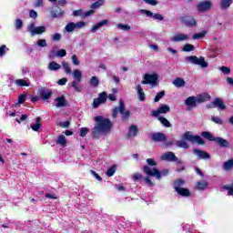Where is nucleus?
<instances>
[{
	"label": "nucleus",
	"mask_w": 233,
	"mask_h": 233,
	"mask_svg": "<svg viewBox=\"0 0 233 233\" xmlns=\"http://www.w3.org/2000/svg\"><path fill=\"white\" fill-rule=\"evenodd\" d=\"M95 127L91 129V136L94 139H99L101 136L110 134L112 132V122L110 119L103 116H96L94 118Z\"/></svg>",
	"instance_id": "f257e3e1"
},
{
	"label": "nucleus",
	"mask_w": 233,
	"mask_h": 233,
	"mask_svg": "<svg viewBox=\"0 0 233 233\" xmlns=\"http://www.w3.org/2000/svg\"><path fill=\"white\" fill-rule=\"evenodd\" d=\"M183 140H177L176 142V147L177 148H190V146L187 141H189L190 143H197V145H205V140L200 136L198 135H192L190 134V131H187L186 133L183 134L182 136Z\"/></svg>",
	"instance_id": "f03ea898"
},
{
	"label": "nucleus",
	"mask_w": 233,
	"mask_h": 233,
	"mask_svg": "<svg viewBox=\"0 0 233 233\" xmlns=\"http://www.w3.org/2000/svg\"><path fill=\"white\" fill-rule=\"evenodd\" d=\"M143 172L147 176L156 177L158 181L159 179H161V177L168 176V169H163L162 171H159V169H157V167H150L148 166L143 167Z\"/></svg>",
	"instance_id": "7ed1b4c3"
},
{
	"label": "nucleus",
	"mask_w": 233,
	"mask_h": 233,
	"mask_svg": "<svg viewBox=\"0 0 233 233\" xmlns=\"http://www.w3.org/2000/svg\"><path fill=\"white\" fill-rule=\"evenodd\" d=\"M117 114H121L122 119L124 121H127V119L130 117V111H125V103L123 102V100H119L118 107H115L113 109L112 117L116 119V117H117Z\"/></svg>",
	"instance_id": "20e7f679"
},
{
	"label": "nucleus",
	"mask_w": 233,
	"mask_h": 233,
	"mask_svg": "<svg viewBox=\"0 0 233 233\" xmlns=\"http://www.w3.org/2000/svg\"><path fill=\"white\" fill-rule=\"evenodd\" d=\"M73 77L75 80L70 83V86L76 92H81V86H79V84L83 79V73H81L79 69H75L73 72Z\"/></svg>",
	"instance_id": "39448f33"
},
{
	"label": "nucleus",
	"mask_w": 233,
	"mask_h": 233,
	"mask_svg": "<svg viewBox=\"0 0 233 233\" xmlns=\"http://www.w3.org/2000/svg\"><path fill=\"white\" fill-rule=\"evenodd\" d=\"M186 61L192 63V65H198L201 68H207L208 66V63L205 61V57L203 56H190L186 57Z\"/></svg>",
	"instance_id": "423d86ee"
},
{
	"label": "nucleus",
	"mask_w": 233,
	"mask_h": 233,
	"mask_svg": "<svg viewBox=\"0 0 233 233\" xmlns=\"http://www.w3.org/2000/svg\"><path fill=\"white\" fill-rule=\"evenodd\" d=\"M27 32H29L32 36L41 35V34H45V32H46V27L45 25L35 26V24L31 23L27 25Z\"/></svg>",
	"instance_id": "0eeeda50"
},
{
	"label": "nucleus",
	"mask_w": 233,
	"mask_h": 233,
	"mask_svg": "<svg viewBox=\"0 0 233 233\" xmlns=\"http://www.w3.org/2000/svg\"><path fill=\"white\" fill-rule=\"evenodd\" d=\"M157 79H159V76H157V74H146L144 76L142 85H152V86H156V85L157 84Z\"/></svg>",
	"instance_id": "6e6552de"
},
{
	"label": "nucleus",
	"mask_w": 233,
	"mask_h": 233,
	"mask_svg": "<svg viewBox=\"0 0 233 233\" xmlns=\"http://www.w3.org/2000/svg\"><path fill=\"white\" fill-rule=\"evenodd\" d=\"M212 8V2L210 1H202L197 4V10L199 14H205V12H208Z\"/></svg>",
	"instance_id": "1a4fd4ad"
},
{
	"label": "nucleus",
	"mask_w": 233,
	"mask_h": 233,
	"mask_svg": "<svg viewBox=\"0 0 233 233\" xmlns=\"http://www.w3.org/2000/svg\"><path fill=\"white\" fill-rule=\"evenodd\" d=\"M38 94L42 99V101H46L48 103L50 97H52V95L54 92H52V89H48L46 87H41L38 90Z\"/></svg>",
	"instance_id": "9d476101"
},
{
	"label": "nucleus",
	"mask_w": 233,
	"mask_h": 233,
	"mask_svg": "<svg viewBox=\"0 0 233 233\" xmlns=\"http://www.w3.org/2000/svg\"><path fill=\"white\" fill-rule=\"evenodd\" d=\"M96 12L94 10L86 11L83 9H78L73 11L74 17H81L82 19H85V17H90V15H94Z\"/></svg>",
	"instance_id": "9b49d317"
},
{
	"label": "nucleus",
	"mask_w": 233,
	"mask_h": 233,
	"mask_svg": "<svg viewBox=\"0 0 233 233\" xmlns=\"http://www.w3.org/2000/svg\"><path fill=\"white\" fill-rule=\"evenodd\" d=\"M182 23L186 25V26H189L190 28L194 26H198V21H196V18L188 15H185L181 17Z\"/></svg>",
	"instance_id": "f8f14e48"
},
{
	"label": "nucleus",
	"mask_w": 233,
	"mask_h": 233,
	"mask_svg": "<svg viewBox=\"0 0 233 233\" xmlns=\"http://www.w3.org/2000/svg\"><path fill=\"white\" fill-rule=\"evenodd\" d=\"M151 139L155 143H164V141H167V136L165 133L157 132L151 135Z\"/></svg>",
	"instance_id": "ddd939ff"
},
{
	"label": "nucleus",
	"mask_w": 233,
	"mask_h": 233,
	"mask_svg": "<svg viewBox=\"0 0 233 233\" xmlns=\"http://www.w3.org/2000/svg\"><path fill=\"white\" fill-rule=\"evenodd\" d=\"M56 108H65V106H68V101L65 97V96H58L55 99Z\"/></svg>",
	"instance_id": "4468645a"
},
{
	"label": "nucleus",
	"mask_w": 233,
	"mask_h": 233,
	"mask_svg": "<svg viewBox=\"0 0 233 233\" xmlns=\"http://www.w3.org/2000/svg\"><path fill=\"white\" fill-rule=\"evenodd\" d=\"M214 142L217 143V145L218 147H220V148H229L230 147V142H228V140H227L221 137H216Z\"/></svg>",
	"instance_id": "2eb2a0df"
},
{
	"label": "nucleus",
	"mask_w": 233,
	"mask_h": 233,
	"mask_svg": "<svg viewBox=\"0 0 233 233\" xmlns=\"http://www.w3.org/2000/svg\"><path fill=\"white\" fill-rule=\"evenodd\" d=\"M193 154H195L198 159H210V154L201 149H194Z\"/></svg>",
	"instance_id": "dca6fc26"
},
{
	"label": "nucleus",
	"mask_w": 233,
	"mask_h": 233,
	"mask_svg": "<svg viewBox=\"0 0 233 233\" xmlns=\"http://www.w3.org/2000/svg\"><path fill=\"white\" fill-rule=\"evenodd\" d=\"M162 161H177V157L174 154V152L168 151L161 156Z\"/></svg>",
	"instance_id": "f3484780"
},
{
	"label": "nucleus",
	"mask_w": 233,
	"mask_h": 233,
	"mask_svg": "<svg viewBox=\"0 0 233 233\" xmlns=\"http://www.w3.org/2000/svg\"><path fill=\"white\" fill-rule=\"evenodd\" d=\"M188 39V35L185 34H176L172 38L171 41L174 43H181V41H187Z\"/></svg>",
	"instance_id": "a211bd4d"
},
{
	"label": "nucleus",
	"mask_w": 233,
	"mask_h": 233,
	"mask_svg": "<svg viewBox=\"0 0 233 233\" xmlns=\"http://www.w3.org/2000/svg\"><path fill=\"white\" fill-rule=\"evenodd\" d=\"M137 132H139V129L137 128V126L132 125L129 127V131L127 133L128 139H130V137H136V136H137Z\"/></svg>",
	"instance_id": "6ab92c4d"
},
{
	"label": "nucleus",
	"mask_w": 233,
	"mask_h": 233,
	"mask_svg": "<svg viewBox=\"0 0 233 233\" xmlns=\"http://www.w3.org/2000/svg\"><path fill=\"white\" fill-rule=\"evenodd\" d=\"M213 103H214L215 108L218 107L220 110H225L227 108V106L225 105V103H223V100L219 97L215 98Z\"/></svg>",
	"instance_id": "aec40b11"
},
{
	"label": "nucleus",
	"mask_w": 233,
	"mask_h": 233,
	"mask_svg": "<svg viewBox=\"0 0 233 233\" xmlns=\"http://www.w3.org/2000/svg\"><path fill=\"white\" fill-rule=\"evenodd\" d=\"M197 103H205L206 101H210V95L204 93L196 96Z\"/></svg>",
	"instance_id": "412c9836"
},
{
	"label": "nucleus",
	"mask_w": 233,
	"mask_h": 233,
	"mask_svg": "<svg viewBox=\"0 0 233 233\" xmlns=\"http://www.w3.org/2000/svg\"><path fill=\"white\" fill-rule=\"evenodd\" d=\"M108 23V20H102L98 23H96L93 27L91 28L90 32L94 34V32H97V29L101 28L102 26H105Z\"/></svg>",
	"instance_id": "4be33fe9"
},
{
	"label": "nucleus",
	"mask_w": 233,
	"mask_h": 233,
	"mask_svg": "<svg viewBox=\"0 0 233 233\" xmlns=\"http://www.w3.org/2000/svg\"><path fill=\"white\" fill-rule=\"evenodd\" d=\"M222 168H223V170H225V172H229V170H232V168H233V158L224 162L223 165H222Z\"/></svg>",
	"instance_id": "5701e85b"
},
{
	"label": "nucleus",
	"mask_w": 233,
	"mask_h": 233,
	"mask_svg": "<svg viewBox=\"0 0 233 233\" xmlns=\"http://www.w3.org/2000/svg\"><path fill=\"white\" fill-rule=\"evenodd\" d=\"M15 85H16V86H30V80L28 78H26V79H16L15 81Z\"/></svg>",
	"instance_id": "b1692460"
},
{
	"label": "nucleus",
	"mask_w": 233,
	"mask_h": 233,
	"mask_svg": "<svg viewBox=\"0 0 233 233\" xmlns=\"http://www.w3.org/2000/svg\"><path fill=\"white\" fill-rule=\"evenodd\" d=\"M173 85H174V86H176V88H181V87L185 86L186 82H185V79H183L181 77H177L173 81Z\"/></svg>",
	"instance_id": "393cba45"
},
{
	"label": "nucleus",
	"mask_w": 233,
	"mask_h": 233,
	"mask_svg": "<svg viewBox=\"0 0 233 233\" xmlns=\"http://www.w3.org/2000/svg\"><path fill=\"white\" fill-rule=\"evenodd\" d=\"M47 68L51 72H57V70H61V65H59L58 63L53 61V62L49 63Z\"/></svg>",
	"instance_id": "a878e982"
},
{
	"label": "nucleus",
	"mask_w": 233,
	"mask_h": 233,
	"mask_svg": "<svg viewBox=\"0 0 233 233\" xmlns=\"http://www.w3.org/2000/svg\"><path fill=\"white\" fill-rule=\"evenodd\" d=\"M233 0H220V8L221 10H228V8H230V5H232Z\"/></svg>",
	"instance_id": "bb28decb"
},
{
	"label": "nucleus",
	"mask_w": 233,
	"mask_h": 233,
	"mask_svg": "<svg viewBox=\"0 0 233 233\" xmlns=\"http://www.w3.org/2000/svg\"><path fill=\"white\" fill-rule=\"evenodd\" d=\"M176 192L183 198H188V196H190V190H188V188L180 187L179 189H177Z\"/></svg>",
	"instance_id": "cd10ccee"
},
{
	"label": "nucleus",
	"mask_w": 233,
	"mask_h": 233,
	"mask_svg": "<svg viewBox=\"0 0 233 233\" xmlns=\"http://www.w3.org/2000/svg\"><path fill=\"white\" fill-rule=\"evenodd\" d=\"M201 136L204 137V139H208V141H216V137H214V135L208 131H203Z\"/></svg>",
	"instance_id": "c85d7f7f"
},
{
	"label": "nucleus",
	"mask_w": 233,
	"mask_h": 233,
	"mask_svg": "<svg viewBox=\"0 0 233 233\" xmlns=\"http://www.w3.org/2000/svg\"><path fill=\"white\" fill-rule=\"evenodd\" d=\"M137 96H138L139 101H145L146 96H145V92L143 91V87H141V85H138L137 86Z\"/></svg>",
	"instance_id": "c756f323"
},
{
	"label": "nucleus",
	"mask_w": 233,
	"mask_h": 233,
	"mask_svg": "<svg viewBox=\"0 0 233 233\" xmlns=\"http://www.w3.org/2000/svg\"><path fill=\"white\" fill-rule=\"evenodd\" d=\"M187 106H196V103H198L196 96H189L185 101Z\"/></svg>",
	"instance_id": "7c9ffc66"
},
{
	"label": "nucleus",
	"mask_w": 233,
	"mask_h": 233,
	"mask_svg": "<svg viewBox=\"0 0 233 233\" xmlns=\"http://www.w3.org/2000/svg\"><path fill=\"white\" fill-rule=\"evenodd\" d=\"M208 187V183L207 180H201L197 182V188L198 190H205Z\"/></svg>",
	"instance_id": "2f4dec72"
},
{
	"label": "nucleus",
	"mask_w": 233,
	"mask_h": 233,
	"mask_svg": "<svg viewBox=\"0 0 233 233\" xmlns=\"http://www.w3.org/2000/svg\"><path fill=\"white\" fill-rule=\"evenodd\" d=\"M66 56V50L60 49L58 50L56 55H53V53H50V57H65Z\"/></svg>",
	"instance_id": "473e14b6"
},
{
	"label": "nucleus",
	"mask_w": 233,
	"mask_h": 233,
	"mask_svg": "<svg viewBox=\"0 0 233 233\" xmlns=\"http://www.w3.org/2000/svg\"><path fill=\"white\" fill-rule=\"evenodd\" d=\"M63 14H65V12H63V10H61V8L57 7L56 10L51 11V17H61V15H63Z\"/></svg>",
	"instance_id": "72a5a7b5"
},
{
	"label": "nucleus",
	"mask_w": 233,
	"mask_h": 233,
	"mask_svg": "<svg viewBox=\"0 0 233 233\" xmlns=\"http://www.w3.org/2000/svg\"><path fill=\"white\" fill-rule=\"evenodd\" d=\"M41 117H36V123L31 126L32 130L35 132H39V129L41 128Z\"/></svg>",
	"instance_id": "f704fd0d"
},
{
	"label": "nucleus",
	"mask_w": 233,
	"mask_h": 233,
	"mask_svg": "<svg viewBox=\"0 0 233 233\" xmlns=\"http://www.w3.org/2000/svg\"><path fill=\"white\" fill-rule=\"evenodd\" d=\"M158 121H160V123L163 125V127H166V128H170V127H172V124H170V121H168V119L163 116L158 117Z\"/></svg>",
	"instance_id": "c9c22d12"
},
{
	"label": "nucleus",
	"mask_w": 233,
	"mask_h": 233,
	"mask_svg": "<svg viewBox=\"0 0 233 233\" xmlns=\"http://www.w3.org/2000/svg\"><path fill=\"white\" fill-rule=\"evenodd\" d=\"M183 185H185V180L183 179H177L174 182V188L175 190H179V188H181V187H183Z\"/></svg>",
	"instance_id": "e433bc0d"
},
{
	"label": "nucleus",
	"mask_w": 233,
	"mask_h": 233,
	"mask_svg": "<svg viewBox=\"0 0 233 233\" xmlns=\"http://www.w3.org/2000/svg\"><path fill=\"white\" fill-rule=\"evenodd\" d=\"M56 145H60L61 147H65L66 145V137L64 135L58 137L56 140Z\"/></svg>",
	"instance_id": "4c0bfd02"
},
{
	"label": "nucleus",
	"mask_w": 233,
	"mask_h": 233,
	"mask_svg": "<svg viewBox=\"0 0 233 233\" xmlns=\"http://www.w3.org/2000/svg\"><path fill=\"white\" fill-rule=\"evenodd\" d=\"M62 66H63L66 74H72V68H70V64H68V62L63 61Z\"/></svg>",
	"instance_id": "58836bf2"
},
{
	"label": "nucleus",
	"mask_w": 233,
	"mask_h": 233,
	"mask_svg": "<svg viewBox=\"0 0 233 233\" xmlns=\"http://www.w3.org/2000/svg\"><path fill=\"white\" fill-rule=\"evenodd\" d=\"M90 85L94 88H97L99 86V78H97V76H92L90 79Z\"/></svg>",
	"instance_id": "ea45409f"
},
{
	"label": "nucleus",
	"mask_w": 233,
	"mask_h": 233,
	"mask_svg": "<svg viewBox=\"0 0 233 233\" xmlns=\"http://www.w3.org/2000/svg\"><path fill=\"white\" fill-rule=\"evenodd\" d=\"M158 110H160V114H168L170 112V106L168 105H162L158 107Z\"/></svg>",
	"instance_id": "a19ab883"
},
{
	"label": "nucleus",
	"mask_w": 233,
	"mask_h": 233,
	"mask_svg": "<svg viewBox=\"0 0 233 233\" xmlns=\"http://www.w3.org/2000/svg\"><path fill=\"white\" fill-rule=\"evenodd\" d=\"M105 5V0H98L91 5V8L93 10H96V8H99V6H103Z\"/></svg>",
	"instance_id": "79ce46f5"
},
{
	"label": "nucleus",
	"mask_w": 233,
	"mask_h": 233,
	"mask_svg": "<svg viewBox=\"0 0 233 233\" xmlns=\"http://www.w3.org/2000/svg\"><path fill=\"white\" fill-rule=\"evenodd\" d=\"M76 30V23L70 22L66 25V32H74Z\"/></svg>",
	"instance_id": "37998d69"
},
{
	"label": "nucleus",
	"mask_w": 233,
	"mask_h": 233,
	"mask_svg": "<svg viewBox=\"0 0 233 233\" xmlns=\"http://www.w3.org/2000/svg\"><path fill=\"white\" fill-rule=\"evenodd\" d=\"M116 28H118L119 30H123L124 32H128V30H130V25H124V24H117Z\"/></svg>",
	"instance_id": "c03bdc74"
},
{
	"label": "nucleus",
	"mask_w": 233,
	"mask_h": 233,
	"mask_svg": "<svg viewBox=\"0 0 233 233\" xmlns=\"http://www.w3.org/2000/svg\"><path fill=\"white\" fill-rule=\"evenodd\" d=\"M207 35V31H202L201 33H196L193 35V39H203Z\"/></svg>",
	"instance_id": "a18cd8bd"
},
{
	"label": "nucleus",
	"mask_w": 233,
	"mask_h": 233,
	"mask_svg": "<svg viewBox=\"0 0 233 233\" xmlns=\"http://www.w3.org/2000/svg\"><path fill=\"white\" fill-rule=\"evenodd\" d=\"M114 174H116V166H112L110 167L107 171H106V176L108 177H112V176H114Z\"/></svg>",
	"instance_id": "49530a36"
},
{
	"label": "nucleus",
	"mask_w": 233,
	"mask_h": 233,
	"mask_svg": "<svg viewBox=\"0 0 233 233\" xmlns=\"http://www.w3.org/2000/svg\"><path fill=\"white\" fill-rule=\"evenodd\" d=\"M108 97V95L106 94V92H102L99 94L98 96V99L102 102V103H106V98Z\"/></svg>",
	"instance_id": "de8ad7c7"
},
{
	"label": "nucleus",
	"mask_w": 233,
	"mask_h": 233,
	"mask_svg": "<svg viewBox=\"0 0 233 233\" xmlns=\"http://www.w3.org/2000/svg\"><path fill=\"white\" fill-rule=\"evenodd\" d=\"M36 45L40 47V48H45L46 46H48V44H46V39H39L36 42Z\"/></svg>",
	"instance_id": "09e8293b"
},
{
	"label": "nucleus",
	"mask_w": 233,
	"mask_h": 233,
	"mask_svg": "<svg viewBox=\"0 0 233 233\" xmlns=\"http://www.w3.org/2000/svg\"><path fill=\"white\" fill-rule=\"evenodd\" d=\"M15 30H21L23 28V20L17 18L15 22Z\"/></svg>",
	"instance_id": "8fccbe9b"
},
{
	"label": "nucleus",
	"mask_w": 233,
	"mask_h": 233,
	"mask_svg": "<svg viewBox=\"0 0 233 233\" xmlns=\"http://www.w3.org/2000/svg\"><path fill=\"white\" fill-rule=\"evenodd\" d=\"M195 50L194 46L190 45V44H186L183 47V51L184 52H192Z\"/></svg>",
	"instance_id": "3c124183"
},
{
	"label": "nucleus",
	"mask_w": 233,
	"mask_h": 233,
	"mask_svg": "<svg viewBox=\"0 0 233 233\" xmlns=\"http://www.w3.org/2000/svg\"><path fill=\"white\" fill-rule=\"evenodd\" d=\"M33 5L35 8H43L45 6V4L43 3V0H35Z\"/></svg>",
	"instance_id": "603ef678"
},
{
	"label": "nucleus",
	"mask_w": 233,
	"mask_h": 233,
	"mask_svg": "<svg viewBox=\"0 0 233 233\" xmlns=\"http://www.w3.org/2000/svg\"><path fill=\"white\" fill-rule=\"evenodd\" d=\"M146 162L147 163V167H149V168H150V167H157V162H156V160L154 159V158H147V160H146Z\"/></svg>",
	"instance_id": "864d4df0"
},
{
	"label": "nucleus",
	"mask_w": 233,
	"mask_h": 233,
	"mask_svg": "<svg viewBox=\"0 0 233 233\" xmlns=\"http://www.w3.org/2000/svg\"><path fill=\"white\" fill-rule=\"evenodd\" d=\"M71 59H72L73 65H75L76 66H79V65H81V62L79 61V58H77L76 55H73Z\"/></svg>",
	"instance_id": "5fc2aeb1"
},
{
	"label": "nucleus",
	"mask_w": 233,
	"mask_h": 233,
	"mask_svg": "<svg viewBox=\"0 0 233 233\" xmlns=\"http://www.w3.org/2000/svg\"><path fill=\"white\" fill-rule=\"evenodd\" d=\"M162 97H165V91H160L157 94V96H155V103H158V101L162 99Z\"/></svg>",
	"instance_id": "6e6d98bb"
},
{
	"label": "nucleus",
	"mask_w": 233,
	"mask_h": 233,
	"mask_svg": "<svg viewBox=\"0 0 233 233\" xmlns=\"http://www.w3.org/2000/svg\"><path fill=\"white\" fill-rule=\"evenodd\" d=\"M90 132V129H88V127H82L80 129V137H86V134H88Z\"/></svg>",
	"instance_id": "4d7b16f0"
},
{
	"label": "nucleus",
	"mask_w": 233,
	"mask_h": 233,
	"mask_svg": "<svg viewBox=\"0 0 233 233\" xmlns=\"http://www.w3.org/2000/svg\"><path fill=\"white\" fill-rule=\"evenodd\" d=\"M62 37H63V36H62L61 34H59V33H56V34H54V35H51L52 41H56V42L61 41V38H62Z\"/></svg>",
	"instance_id": "13d9d810"
},
{
	"label": "nucleus",
	"mask_w": 233,
	"mask_h": 233,
	"mask_svg": "<svg viewBox=\"0 0 233 233\" xmlns=\"http://www.w3.org/2000/svg\"><path fill=\"white\" fill-rule=\"evenodd\" d=\"M211 121L217 125H223V120L219 116H211Z\"/></svg>",
	"instance_id": "bf43d9fd"
},
{
	"label": "nucleus",
	"mask_w": 233,
	"mask_h": 233,
	"mask_svg": "<svg viewBox=\"0 0 233 233\" xmlns=\"http://www.w3.org/2000/svg\"><path fill=\"white\" fill-rule=\"evenodd\" d=\"M140 14H145V15H147V17H153V15H154V13H152L151 11L147 10V9H141Z\"/></svg>",
	"instance_id": "052dcab7"
},
{
	"label": "nucleus",
	"mask_w": 233,
	"mask_h": 233,
	"mask_svg": "<svg viewBox=\"0 0 233 233\" xmlns=\"http://www.w3.org/2000/svg\"><path fill=\"white\" fill-rule=\"evenodd\" d=\"M142 179H143V175H141L140 173H135L133 175L134 181H142Z\"/></svg>",
	"instance_id": "680f3d73"
},
{
	"label": "nucleus",
	"mask_w": 233,
	"mask_h": 233,
	"mask_svg": "<svg viewBox=\"0 0 233 233\" xmlns=\"http://www.w3.org/2000/svg\"><path fill=\"white\" fill-rule=\"evenodd\" d=\"M99 105H103L101 100L98 97L95 98L93 101V108H97V106H99Z\"/></svg>",
	"instance_id": "e2e57ef3"
},
{
	"label": "nucleus",
	"mask_w": 233,
	"mask_h": 233,
	"mask_svg": "<svg viewBox=\"0 0 233 233\" xmlns=\"http://www.w3.org/2000/svg\"><path fill=\"white\" fill-rule=\"evenodd\" d=\"M85 26H86V23L84 21L75 23V28H85Z\"/></svg>",
	"instance_id": "0e129e2a"
},
{
	"label": "nucleus",
	"mask_w": 233,
	"mask_h": 233,
	"mask_svg": "<svg viewBox=\"0 0 233 233\" xmlns=\"http://www.w3.org/2000/svg\"><path fill=\"white\" fill-rule=\"evenodd\" d=\"M219 70L225 74L226 76H228V74H230V68L229 67H227V66H221L219 68Z\"/></svg>",
	"instance_id": "69168bd1"
},
{
	"label": "nucleus",
	"mask_w": 233,
	"mask_h": 233,
	"mask_svg": "<svg viewBox=\"0 0 233 233\" xmlns=\"http://www.w3.org/2000/svg\"><path fill=\"white\" fill-rule=\"evenodd\" d=\"M144 181L147 185V187H154V182H152L149 177H144Z\"/></svg>",
	"instance_id": "338daca9"
},
{
	"label": "nucleus",
	"mask_w": 233,
	"mask_h": 233,
	"mask_svg": "<svg viewBox=\"0 0 233 233\" xmlns=\"http://www.w3.org/2000/svg\"><path fill=\"white\" fill-rule=\"evenodd\" d=\"M153 17H154L157 21H163V19H165V17H164L163 15H161V14H153Z\"/></svg>",
	"instance_id": "774afa93"
}]
</instances>
